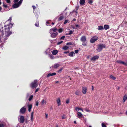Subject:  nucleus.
Instances as JSON below:
<instances>
[{
	"label": "nucleus",
	"instance_id": "nucleus-14",
	"mask_svg": "<svg viewBox=\"0 0 127 127\" xmlns=\"http://www.w3.org/2000/svg\"><path fill=\"white\" fill-rule=\"evenodd\" d=\"M99 58V57L98 56H95L94 57H92L91 59V60H93L95 61L96 59H98Z\"/></svg>",
	"mask_w": 127,
	"mask_h": 127
},
{
	"label": "nucleus",
	"instance_id": "nucleus-3",
	"mask_svg": "<svg viewBox=\"0 0 127 127\" xmlns=\"http://www.w3.org/2000/svg\"><path fill=\"white\" fill-rule=\"evenodd\" d=\"M23 0H20L17 3L14 4L13 5V7L14 8H18L19 6L22 3Z\"/></svg>",
	"mask_w": 127,
	"mask_h": 127
},
{
	"label": "nucleus",
	"instance_id": "nucleus-38",
	"mask_svg": "<svg viewBox=\"0 0 127 127\" xmlns=\"http://www.w3.org/2000/svg\"><path fill=\"white\" fill-rule=\"evenodd\" d=\"M7 3H11L10 0H6Z\"/></svg>",
	"mask_w": 127,
	"mask_h": 127
},
{
	"label": "nucleus",
	"instance_id": "nucleus-43",
	"mask_svg": "<svg viewBox=\"0 0 127 127\" xmlns=\"http://www.w3.org/2000/svg\"><path fill=\"white\" fill-rule=\"evenodd\" d=\"M3 6L5 8L7 7V5L5 4L4 3H3Z\"/></svg>",
	"mask_w": 127,
	"mask_h": 127
},
{
	"label": "nucleus",
	"instance_id": "nucleus-12",
	"mask_svg": "<svg viewBox=\"0 0 127 127\" xmlns=\"http://www.w3.org/2000/svg\"><path fill=\"white\" fill-rule=\"evenodd\" d=\"M79 2L81 5H84L85 3V0H80Z\"/></svg>",
	"mask_w": 127,
	"mask_h": 127
},
{
	"label": "nucleus",
	"instance_id": "nucleus-7",
	"mask_svg": "<svg viewBox=\"0 0 127 127\" xmlns=\"http://www.w3.org/2000/svg\"><path fill=\"white\" fill-rule=\"evenodd\" d=\"M105 47V46L103 44H101L99 45L97 49L98 51H100L102 50Z\"/></svg>",
	"mask_w": 127,
	"mask_h": 127
},
{
	"label": "nucleus",
	"instance_id": "nucleus-39",
	"mask_svg": "<svg viewBox=\"0 0 127 127\" xmlns=\"http://www.w3.org/2000/svg\"><path fill=\"white\" fill-rule=\"evenodd\" d=\"M101 125L102 127H106V126L103 123H102Z\"/></svg>",
	"mask_w": 127,
	"mask_h": 127
},
{
	"label": "nucleus",
	"instance_id": "nucleus-45",
	"mask_svg": "<svg viewBox=\"0 0 127 127\" xmlns=\"http://www.w3.org/2000/svg\"><path fill=\"white\" fill-rule=\"evenodd\" d=\"M63 42V41H61L60 42H58L57 43V44L58 45H59L61 44Z\"/></svg>",
	"mask_w": 127,
	"mask_h": 127
},
{
	"label": "nucleus",
	"instance_id": "nucleus-50",
	"mask_svg": "<svg viewBox=\"0 0 127 127\" xmlns=\"http://www.w3.org/2000/svg\"><path fill=\"white\" fill-rule=\"evenodd\" d=\"M69 102V100L68 99L66 100V103L67 104H68Z\"/></svg>",
	"mask_w": 127,
	"mask_h": 127
},
{
	"label": "nucleus",
	"instance_id": "nucleus-5",
	"mask_svg": "<svg viewBox=\"0 0 127 127\" xmlns=\"http://www.w3.org/2000/svg\"><path fill=\"white\" fill-rule=\"evenodd\" d=\"M98 39V37L97 36H94L91 39L90 41L91 43H93L96 41Z\"/></svg>",
	"mask_w": 127,
	"mask_h": 127
},
{
	"label": "nucleus",
	"instance_id": "nucleus-59",
	"mask_svg": "<svg viewBox=\"0 0 127 127\" xmlns=\"http://www.w3.org/2000/svg\"><path fill=\"white\" fill-rule=\"evenodd\" d=\"M38 90H39L38 89H36V90H35V92H37L38 91Z\"/></svg>",
	"mask_w": 127,
	"mask_h": 127
},
{
	"label": "nucleus",
	"instance_id": "nucleus-54",
	"mask_svg": "<svg viewBox=\"0 0 127 127\" xmlns=\"http://www.w3.org/2000/svg\"><path fill=\"white\" fill-rule=\"evenodd\" d=\"M33 117H31V120L32 121L33 120Z\"/></svg>",
	"mask_w": 127,
	"mask_h": 127
},
{
	"label": "nucleus",
	"instance_id": "nucleus-10",
	"mask_svg": "<svg viewBox=\"0 0 127 127\" xmlns=\"http://www.w3.org/2000/svg\"><path fill=\"white\" fill-rule=\"evenodd\" d=\"M41 105L43 106L46 104L47 103L46 100L45 99H43L40 102Z\"/></svg>",
	"mask_w": 127,
	"mask_h": 127
},
{
	"label": "nucleus",
	"instance_id": "nucleus-37",
	"mask_svg": "<svg viewBox=\"0 0 127 127\" xmlns=\"http://www.w3.org/2000/svg\"><path fill=\"white\" fill-rule=\"evenodd\" d=\"M35 25L36 26L38 27L39 26V24L38 22H37L35 24Z\"/></svg>",
	"mask_w": 127,
	"mask_h": 127
},
{
	"label": "nucleus",
	"instance_id": "nucleus-23",
	"mask_svg": "<svg viewBox=\"0 0 127 127\" xmlns=\"http://www.w3.org/2000/svg\"><path fill=\"white\" fill-rule=\"evenodd\" d=\"M98 30H101L103 29V27L102 26H99L98 27Z\"/></svg>",
	"mask_w": 127,
	"mask_h": 127
},
{
	"label": "nucleus",
	"instance_id": "nucleus-30",
	"mask_svg": "<svg viewBox=\"0 0 127 127\" xmlns=\"http://www.w3.org/2000/svg\"><path fill=\"white\" fill-rule=\"evenodd\" d=\"M93 1L92 0H88V3L90 4H91L93 2Z\"/></svg>",
	"mask_w": 127,
	"mask_h": 127
},
{
	"label": "nucleus",
	"instance_id": "nucleus-22",
	"mask_svg": "<svg viewBox=\"0 0 127 127\" xmlns=\"http://www.w3.org/2000/svg\"><path fill=\"white\" fill-rule=\"evenodd\" d=\"M75 54V53L73 52H72L69 54L68 55L70 57H72Z\"/></svg>",
	"mask_w": 127,
	"mask_h": 127
},
{
	"label": "nucleus",
	"instance_id": "nucleus-46",
	"mask_svg": "<svg viewBox=\"0 0 127 127\" xmlns=\"http://www.w3.org/2000/svg\"><path fill=\"white\" fill-rule=\"evenodd\" d=\"M35 105L37 106H38V101H37L35 103Z\"/></svg>",
	"mask_w": 127,
	"mask_h": 127
},
{
	"label": "nucleus",
	"instance_id": "nucleus-13",
	"mask_svg": "<svg viewBox=\"0 0 127 127\" xmlns=\"http://www.w3.org/2000/svg\"><path fill=\"white\" fill-rule=\"evenodd\" d=\"M57 103L58 105L60 106L61 105V100L59 98H58L57 99Z\"/></svg>",
	"mask_w": 127,
	"mask_h": 127
},
{
	"label": "nucleus",
	"instance_id": "nucleus-36",
	"mask_svg": "<svg viewBox=\"0 0 127 127\" xmlns=\"http://www.w3.org/2000/svg\"><path fill=\"white\" fill-rule=\"evenodd\" d=\"M126 62H127V61H126ZM122 64L124 65H125L127 66V63H125L123 61L122 62Z\"/></svg>",
	"mask_w": 127,
	"mask_h": 127
},
{
	"label": "nucleus",
	"instance_id": "nucleus-26",
	"mask_svg": "<svg viewBox=\"0 0 127 127\" xmlns=\"http://www.w3.org/2000/svg\"><path fill=\"white\" fill-rule=\"evenodd\" d=\"M110 79L113 80H115L116 79V78L115 77L113 76L112 75H110Z\"/></svg>",
	"mask_w": 127,
	"mask_h": 127
},
{
	"label": "nucleus",
	"instance_id": "nucleus-41",
	"mask_svg": "<svg viewBox=\"0 0 127 127\" xmlns=\"http://www.w3.org/2000/svg\"><path fill=\"white\" fill-rule=\"evenodd\" d=\"M68 21V20H66L64 23V24H65L67 23Z\"/></svg>",
	"mask_w": 127,
	"mask_h": 127
},
{
	"label": "nucleus",
	"instance_id": "nucleus-35",
	"mask_svg": "<svg viewBox=\"0 0 127 127\" xmlns=\"http://www.w3.org/2000/svg\"><path fill=\"white\" fill-rule=\"evenodd\" d=\"M63 30L62 29H60L59 30L58 32L59 33H61L63 32Z\"/></svg>",
	"mask_w": 127,
	"mask_h": 127
},
{
	"label": "nucleus",
	"instance_id": "nucleus-55",
	"mask_svg": "<svg viewBox=\"0 0 127 127\" xmlns=\"http://www.w3.org/2000/svg\"><path fill=\"white\" fill-rule=\"evenodd\" d=\"M69 53V51H66V52H64V53L65 54H67V53Z\"/></svg>",
	"mask_w": 127,
	"mask_h": 127
},
{
	"label": "nucleus",
	"instance_id": "nucleus-20",
	"mask_svg": "<svg viewBox=\"0 0 127 127\" xmlns=\"http://www.w3.org/2000/svg\"><path fill=\"white\" fill-rule=\"evenodd\" d=\"M127 99V96L126 95H125L123 97V102H125Z\"/></svg>",
	"mask_w": 127,
	"mask_h": 127
},
{
	"label": "nucleus",
	"instance_id": "nucleus-17",
	"mask_svg": "<svg viewBox=\"0 0 127 127\" xmlns=\"http://www.w3.org/2000/svg\"><path fill=\"white\" fill-rule=\"evenodd\" d=\"M56 74V73L54 72L53 73H49L48 74L47 76V77H48L50 76H52L55 75Z\"/></svg>",
	"mask_w": 127,
	"mask_h": 127
},
{
	"label": "nucleus",
	"instance_id": "nucleus-2",
	"mask_svg": "<svg viewBox=\"0 0 127 127\" xmlns=\"http://www.w3.org/2000/svg\"><path fill=\"white\" fill-rule=\"evenodd\" d=\"M80 40L83 42L82 44L83 46H86L87 45V41L85 36H82Z\"/></svg>",
	"mask_w": 127,
	"mask_h": 127
},
{
	"label": "nucleus",
	"instance_id": "nucleus-4",
	"mask_svg": "<svg viewBox=\"0 0 127 127\" xmlns=\"http://www.w3.org/2000/svg\"><path fill=\"white\" fill-rule=\"evenodd\" d=\"M37 80H35L31 84V87L32 88H36L38 85Z\"/></svg>",
	"mask_w": 127,
	"mask_h": 127
},
{
	"label": "nucleus",
	"instance_id": "nucleus-16",
	"mask_svg": "<svg viewBox=\"0 0 127 127\" xmlns=\"http://www.w3.org/2000/svg\"><path fill=\"white\" fill-rule=\"evenodd\" d=\"M87 91V88L86 87H83L82 88L83 93L84 94H85Z\"/></svg>",
	"mask_w": 127,
	"mask_h": 127
},
{
	"label": "nucleus",
	"instance_id": "nucleus-29",
	"mask_svg": "<svg viewBox=\"0 0 127 127\" xmlns=\"http://www.w3.org/2000/svg\"><path fill=\"white\" fill-rule=\"evenodd\" d=\"M68 48V47L67 46H65L63 48V49L64 50H67Z\"/></svg>",
	"mask_w": 127,
	"mask_h": 127
},
{
	"label": "nucleus",
	"instance_id": "nucleus-1",
	"mask_svg": "<svg viewBox=\"0 0 127 127\" xmlns=\"http://www.w3.org/2000/svg\"><path fill=\"white\" fill-rule=\"evenodd\" d=\"M12 26L13 25L11 23L5 26H4L5 28L3 32H0V34L2 35V38L4 41L7 39V37L11 34L12 32L10 31V28L12 27Z\"/></svg>",
	"mask_w": 127,
	"mask_h": 127
},
{
	"label": "nucleus",
	"instance_id": "nucleus-33",
	"mask_svg": "<svg viewBox=\"0 0 127 127\" xmlns=\"http://www.w3.org/2000/svg\"><path fill=\"white\" fill-rule=\"evenodd\" d=\"M33 97V95H31L30 97V98H29V101H31L32 99V98Z\"/></svg>",
	"mask_w": 127,
	"mask_h": 127
},
{
	"label": "nucleus",
	"instance_id": "nucleus-6",
	"mask_svg": "<svg viewBox=\"0 0 127 127\" xmlns=\"http://www.w3.org/2000/svg\"><path fill=\"white\" fill-rule=\"evenodd\" d=\"M26 111V108L25 106H24L20 110V113L24 114Z\"/></svg>",
	"mask_w": 127,
	"mask_h": 127
},
{
	"label": "nucleus",
	"instance_id": "nucleus-48",
	"mask_svg": "<svg viewBox=\"0 0 127 127\" xmlns=\"http://www.w3.org/2000/svg\"><path fill=\"white\" fill-rule=\"evenodd\" d=\"M72 44V43L71 42H70L69 43H67L66 44L67 45H71Z\"/></svg>",
	"mask_w": 127,
	"mask_h": 127
},
{
	"label": "nucleus",
	"instance_id": "nucleus-9",
	"mask_svg": "<svg viewBox=\"0 0 127 127\" xmlns=\"http://www.w3.org/2000/svg\"><path fill=\"white\" fill-rule=\"evenodd\" d=\"M57 30V29L55 28H52L50 30V33H52L56 32Z\"/></svg>",
	"mask_w": 127,
	"mask_h": 127
},
{
	"label": "nucleus",
	"instance_id": "nucleus-42",
	"mask_svg": "<svg viewBox=\"0 0 127 127\" xmlns=\"http://www.w3.org/2000/svg\"><path fill=\"white\" fill-rule=\"evenodd\" d=\"M85 111L87 112H90V111L89 110H88L86 108H85Z\"/></svg>",
	"mask_w": 127,
	"mask_h": 127
},
{
	"label": "nucleus",
	"instance_id": "nucleus-18",
	"mask_svg": "<svg viewBox=\"0 0 127 127\" xmlns=\"http://www.w3.org/2000/svg\"><path fill=\"white\" fill-rule=\"evenodd\" d=\"M77 117L79 118L83 116V115L80 112H77Z\"/></svg>",
	"mask_w": 127,
	"mask_h": 127
},
{
	"label": "nucleus",
	"instance_id": "nucleus-63",
	"mask_svg": "<svg viewBox=\"0 0 127 127\" xmlns=\"http://www.w3.org/2000/svg\"><path fill=\"white\" fill-rule=\"evenodd\" d=\"M1 38L0 37V42H1L2 41L1 40Z\"/></svg>",
	"mask_w": 127,
	"mask_h": 127
},
{
	"label": "nucleus",
	"instance_id": "nucleus-8",
	"mask_svg": "<svg viewBox=\"0 0 127 127\" xmlns=\"http://www.w3.org/2000/svg\"><path fill=\"white\" fill-rule=\"evenodd\" d=\"M20 118H19V120L20 121V122L23 123L24 120V117L23 116H19Z\"/></svg>",
	"mask_w": 127,
	"mask_h": 127
},
{
	"label": "nucleus",
	"instance_id": "nucleus-56",
	"mask_svg": "<svg viewBox=\"0 0 127 127\" xmlns=\"http://www.w3.org/2000/svg\"><path fill=\"white\" fill-rule=\"evenodd\" d=\"M76 28H79V26L78 25H76Z\"/></svg>",
	"mask_w": 127,
	"mask_h": 127
},
{
	"label": "nucleus",
	"instance_id": "nucleus-31",
	"mask_svg": "<svg viewBox=\"0 0 127 127\" xmlns=\"http://www.w3.org/2000/svg\"><path fill=\"white\" fill-rule=\"evenodd\" d=\"M123 61L120 60H118L116 61V62L118 63L122 64Z\"/></svg>",
	"mask_w": 127,
	"mask_h": 127
},
{
	"label": "nucleus",
	"instance_id": "nucleus-19",
	"mask_svg": "<svg viewBox=\"0 0 127 127\" xmlns=\"http://www.w3.org/2000/svg\"><path fill=\"white\" fill-rule=\"evenodd\" d=\"M28 111L29 112H30L32 108V104H28Z\"/></svg>",
	"mask_w": 127,
	"mask_h": 127
},
{
	"label": "nucleus",
	"instance_id": "nucleus-58",
	"mask_svg": "<svg viewBox=\"0 0 127 127\" xmlns=\"http://www.w3.org/2000/svg\"><path fill=\"white\" fill-rule=\"evenodd\" d=\"M3 126V124H0V127H2Z\"/></svg>",
	"mask_w": 127,
	"mask_h": 127
},
{
	"label": "nucleus",
	"instance_id": "nucleus-28",
	"mask_svg": "<svg viewBox=\"0 0 127 127\" xmlns=\"http://www.w3.org/2000/svg\"><path fill=\"white\" fill-rule=\"evenodd\" d=\"M80 91L79 90H77L75 92V94L77 95H78L80 93Z\"/></svg>",
	"mask_w": 127,
	"mask_h": 127
},
{
	"label": "nucleus",
	"instance_id": "nucleus-21",
	"mask_svg": "<svg viewBox=\"0 0 127 127\" xmlns=\"http://www.w3.org/2000/svg\"><path fill=\"white\" fill-rule=\"evenodd\" d=\"M104 28L105 30H107L109 28V26L108 25H105L104 26Z\"/></svg>",
	"mask_w": 127,
	"mask_h": 127
},
{
	"label": "nucleus",
	"instance_id": "nucleus-44",
	"mask_svg": "<svg viewBox=\"0 0 127 127\" xmlns=\"http://www.w3.org/2000/svg\"><path fill=\"white\" fill-rule=\"evenodd\" d=\"M65 37V36H63L61 37V39H64Z\"/></svg>",
	"mask_w": 127,
	"mask_h": 127
},
{
	"label": "nucleus",
	"instance_id": "nucleus-62",
	"mask_svg": "<svg viewBox=\"0 0 127 127\" xmlns=\"http://www.w3.org/2000/svg\"><path fill=\"white\" fill-rule=\"evenodd\" d=\"M49 23V22H48V21H47L46 22V25H48L47 24H48Z\"/></svg>",
	"mask_w": 127,
	"mask_h": 127
},
{
	"label": "nucleus",
	"instance_id": "nucleus-51",
	"mask_svg": "<svg viewBox=\"0 0 127 127\" xmlns=\"http://www.w3.org/2000/svg\"><path fill=\"white\" fill-rule=\"evenodd\" d=\"M65 115H63L62 116V119H65Z\"/></svg>",
	"mask_w": 127,
	"mask_h": 127
},
{
	"label": "nucleus",
	"instance_id": "nucleus-61",
	"mask_svg": "<svg viewBox=\"0 0 127 127\" xmlns=\"http://www.w3.org/2000/svg\"><path fill=\"white\" fill-rule=\"evenodd\" d=\"M32 7L34 9H35V6H32Z\"/></svg>",
	"mask_w": 127,
	"mask_h": 127
},
{
	"label": "nucleus",
	"instance_id": "nucleus-64",
	"mask_svg": "<svg viewBox=\"0 0 127 127\" xmlns=\"http://www.w3.org/2000/svg\"><path fill=\"white\" fill-rule=\"evenodd\" d=\"M74 123L75 124H76V121H74Z\"/></svg>",
	"mask_w": 127,
	"mask_h": 127
},
{
	"label": "nucleus",
	"instance_id": "nucleus-52",
	"mask_svg": "<svg viewBox=\"0 0 127 127\" xmlns=\"http://www.w3.org/2000/svg\"><path fill=\"white\" fill-rule=\"evenodd\" d=\"M33 112H32L31 114V117H33Z\"/></svg>",
	"mask_w": 127,
	"mask_h": 127
},
{
	"label": "nucleus",
	"instance_id": "nucleus-47",
	"mask_svg": "<svg viewBox=\"0 0 127 127\" xmlns=\"http://www.w3.org/2000/svg\"><path fill=\"white\" fill-rule=\"evenodd\" d=\"M11 17H10L9 19H8V20L7 21H9L10 22L11 21Z\"/></svg>",
	"mask_w": 127,
	"mask_h": 127
},
{
	"label": "nucleus",
	"instance_id": "nucleus-27",
	"mask_svg": "<svg viewBox=\"0 0 127 127\" xmlns=\"http://www.w3.org/2000/svg\"><path fill=\"white\" fill-rule=\"evenodd\" d=\"M49 57H50L51 59H54L55 58L54 56L52 55H49Z\"/></svg>",
	"mask_w": 127,
	"mask_h": 127
},
{
	"label": "nucleus",
	"instance_id": "nucleus-34",
	"mask_svg": "<svg viewBox=\"0 0 127 127\" xmlns=\"http://www.w3.org/2000/svg\"><path fill=\"white\" fill-rule=\"evenodd\" d=\"M74 32V31H73L72 30L69 31V32L68 34V35H70L72 34Z\"/></svg>",
	"mask_w": 127,
	"mask_h": 127
},
{
	"label": "nucleus",
	"instance_id": "nucleus-32",
	"mask_svg": "<svg viewBox=\"0 0 127 127\" xmlns=\"http://www.w3.org/2000/svg\"><path fill=\"white\" fill-rule=\"evenodd\" d=\"M64 18V17L63 16L60 17L58 19L59 21H60L62 20Z\"/></svg>",
	"mask_w": 127,
	"mask_h": 127
},
{
	"label": "nucleus",
	"instance_id": "nucleus-15",
	"mask_svg": "<svg viewBox=\"0 0 127 127\" xmlns=\"http://www.w3.org/2000/svg\"><path fill=\"white\" fill-rule=\"evenodd\" d=\"M49 52H52V54L54 55H56L58 52V51L57 50H54L52 51H50Z\"/></svg>",
	"mask_w": 127,
	"mask_h": 127
},
{
	"label": "nucleus",
	"instance_id": "nucleus-11",
	"mask_svg": "<svg viewBox=\"0 0 127 127\" xmlns=\"http://www.w3.org/2000/svg\"><path fill=\"white\" fill-rule=\"evenodd\" d=\"M51 34V36L52 37H55L56 36L58 35V33L57 32L53 33H50Z\"/></svg>",
	"mask_w": 127,
	"mask_h": 127
},
{
	"label": "nucleus",
	"instance_id": "nucleus-60",
	"mask_svg": "<svg viewBox=\"0 0 127 127\" xmlns=\"http://www.w3.org/2000/svg\"><path fill=\"white\" fill-rule=\"evenodd\" d=\"M62 69H63L62 68H61V69H60L59 71H62Z\"/></svg>",
	"mask_w": 127,
	"mask_h": 127
},
{
	"label": "nucleus",
	"instance_id": "nucleus-53",
	"mask_svg": "<svg viewBox=\"0 0 127 127\" xmlns=\"http://www.w3.org/2000/svg\"><path fill=\"white\" fill-rule=\"evenodd\" d=\"M120 88V87H117V88H116V89H117V90H119Z\"/></svg>",
	"mask_w": 127,
	"mask_h": 127
},
{
	"label": "nucleus",
	"instance_id": "nucleus-57",
	"mask_svg": "<svg viewBox=\"0 0 127 127\" xmlns=\"http://www.w3.org/2000/svg\"><path fill=\"white\" fill-rule=\"evenodd\" d=\"M19 0H14V2H17Z\"/></svg>",
	"mask_w": 127,
	"mask_h": 127
},
{
	"label": "nucleus",
	"instance_id": "nucleus-24",
	"mask_svg": "<svg viewBox=\"0 0 127 127\" xmlns=\"http://www.w3.org/2000/svg\"><path fill=\"white\" fill-rule=\"evenodd\" d=\"M60 66V65L59 64H55L54 65V68H56L57 67H59Z\"/></svg>",
	"mask_w": 127,
	"mask_h": 127
},
{
	"label": "nucleus",
	"instance_id": "nucleus-49",
	"mask_svg": "<svg viewBox=\"0 0 127 127\" xmlns=\"http://www.w3.org/2000/svg\"><path fill=\"white\" fill-rule=\"evenodd\" d=\"M79 50H75V52L76 53H77L78 52Z\"/></svg>",
	"mask_w": 127,
	"mask_h": 127
},
{
	"label": "nucleus",
	"instance_id": "nucleus-25",
	"mask_svg": "<svg viewBox=\"0 0 127 127\" xmlns=\"http://www.w3.org/2000/svg\"><path fill=\"white\" fill-rule=\"evenodd\" d=\"M75 109L76 111H79L80 110H81L83 112V111L82 108H79V107H76L75 108Z\"/></svg>",
	"mask_w": 127,
	"mask_h": 127
},
{
	"label": "nucleus",
	"instance_id": "nucleus-40",
	"mask_svg": "<svg viewBox=\"0 0 127 127\" xmlns=\"http://www.w3.org/2000/svg\"><path fill=\"white\" fill-rule=\"evenodd\" d=\"M48 117V114L47 113H45V118L46 119Z\"/></svg>",
	"mask_w": 127,
	"mask_h": 127
}]
</instances>
